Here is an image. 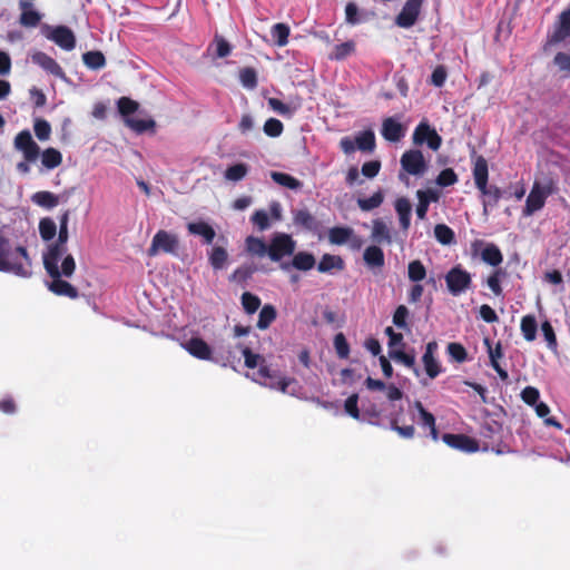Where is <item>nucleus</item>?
Wrapping results in <instances>:
<instances>
[{
  "mask_svg": "<svg viewBox=\"0 0 570 570\" xmlns=\"http://www.w3.org/2000/svg\"><path fill=\"white\" fill-rule=\"evenodd\" d=\"M504 275H505V272L502 268H497L493 271V273L487 279V285L489 286V288L495 296H500L503 293V289L501 286V278Z\"/></svg>",
  "mask_w": 570,
  "mask_h": 570,
  "instance_id": "49",
  "label": "nucleus"
},
{
  "mask_svg": "<svg viewBox=\"0 0 570 570\" xmlns=\"http://www.w3.org/2000/svg\"><path fill=\"white\" fill-rule=\"evenodd\" d=\"M178 248V236L167 230L160 229L154 235L151 244L147 249V255L149 257H155L159 253H165L177 256Z\"/></svg>",
  "mask_w": 570,
  "mask_h": 570,
  "instance_id": "7",
  "label": "nucleus"
},
{
  "mask_svg": "<svg viewBox=\"0 0 570 570\" xmlns=\"http://www.w3.org/2000/svg\"><path fill=\"white\" fill-rule=\"evenodd\" d=\"M371 238L376 244L391 245L393 239L390 228L382 219H374Z\"/></svg>",
  "mask_w": 570,
  "mask_h": 570,
  "instance_id": "25",
  "label": "nucleus"
},
{
  "mask_svg": "<svg viewBox=\"0 0 570 570\" xmlns=\"http://www.w3.org/2000/svg\"><path fill=\"white\" fill-rule=\"evenodd\" d=\"M344 267L345 264L341 256L324 254L317 265V271L320 273H328L332 269L342 271Z\"/></svg>",
  "mask_w": 570,
  "mask_h": 570,
  "instance_id": "30",
  "label": "nucleus"
},
{
  "mask_svg": "<svg viewBox=\"0 0 570 570\" xmlns=\"http://www.w3.org/2000/svg\"><path fill=\"white\" fill-rule=\"evenodd\" d=\"M31 60L33 63L42 68L46 72L59 78L65 79L66 73L60 65L51 58L49 55L42 51H36L31 56Z\"/></svg>",
  "mask_w": 570,
  "mask_h": 570,
  "instance_id": "17",
  "label": "nucleus"
},
{
  "mask_svg": "<svg viewBox=\"0 0 570 570\" xmlns=\"http://www.w3.org/2000/svg\"><path fill=\"white\" fill-rule=\"evenodd\" d=\"M473 178L476 188L479 190H484L489 178V166L487 159L481 155L478 156L474 160Z\"/></svg>",
  "mask_w": 570,
  "mask_h": 570,
  "instance_id": "22",
  "label": "nucleus"
},
{
  "mask_svg": "<svg viewBox=\"0 0 570 570\" xmlns=\"http://www.w3.org/2000/svg\"><path fill=\"white\" fill-rule=\"evenodd\" d=\"M416 196L419 198V204L416 205V216L419 219L423 220L426 217L430 202H436L438 195L432 190H417Z\"/></svg>",
  "mask_w": 570,
  "mask_h": 570,
  "instance_id": "29",
  "label": "nucleus"
},
{
  "mask_svg": "<svg viewBox=\"0 0 570 570\" xmlns=\"http://www.w3.org/2000/svg\"><path fill=\"white\" fill-rule=\"evenodd\" d=\"M247 174V167L244 164H236L228 167L225 171V178L227 180L237 181L245 177Z\"/></svg>",
  "mask_w": 570,
  "mask_h": 570,
  "instance_id": "60",
  "label": "nucleus"
},
{
  "mask_svg": "<svg viewBox=\"0 0 570 570\" xmlns=\"http://www.w3.org/2000/svg\"><path fill=\"white\" fill-rule=\"evenodd\" d=\"M423 0H407L401 12L395 18V23L400 28H411L417 21L422 9Z\"/></svg>",
  "mask_w": 570,
  "mask_h": 570,
  "instance_id": "13",
  "label": "nucleus"
},
{
  "mask_svg": "<svg viewBox=\"0 0 570 570\" xmlns=\"http://www.w3.org/2000/svg\"><path fill=\"white\" fill-rule=\"evenodd\" d=\"M384 202V193L382 189L375 191L372 196L367 198H358L357 206L363 212H371L375 208H379Z\"/></svg>",
  "mask_w": 570,
  "mask_h": 570,
  "instance_id": "37",
  "label": "nucleus"
},
{
  "mask_svg": "<svg viewBox=\"0 0 570 570\" xmlns=\"http://www.w3.org/2000/svg\"><path fill=\"white\" fill-rule=\"evenodd\" d=\"M14 253L19 254L24 259L26 264H22L17 261H11V242L6 236L4 230L0 228V272L13 273L14 275L21 277H29L31 275V272L29 271L31 261L28 255L27 248L23 246H17L14 248Z\"/></svg>",
  "mask_w": 570,
  "mask_h": 570,
  "instance_id": "3",
  "label": "nucleus"
},
{
  "mask_svg": "<svg viewBox=\"0 0 570 570\" xmlns=\"http://www.w3.org/2000/svg\"><path fill=\"white\" fill-rule=\"evenodd\" d=\"M264 132L272 138L279 137L284 130L283 122L276 118H269L264 124Z\"/></svg>",
  "mask_w": 570,
  "mask_h": 570,
  "instance_id": "52",
  "label": "nucleus"
},
{
  "mask_svg": "<svg viewBox=\"0 0 570 570\" xmlns=\"http://www.w3.org/2000/svg\"><path fill=\"white\" fill-rule=\"evenodd\" d=\"M446 352L450 357L458 363H463L468 360V352L461 343H449L446 346Z\"/></svg>",
  "mask_w": 570,
  "mask_h": 570,
  "instance_id": "50",
  "label": "nucleus"
},
{
  "mask_svg": "<svg viewBox=\"0 0 570 570\" xmlns=\"http://www.w3.org/2000/svg\"><path fill=\"white\" fill-rule=\"evenodd\" d=\"M85 66L91 70H99L106 66V58L99 50L87 51L82 55Z\"/></svg>",
  "mask_w": 570,
  "mask_h": 570,
  "instance_id": "36",
  "label": "nucleus"
},
{
  "mask_svg": "<svg viewBox=\"0 0 570 570\" xmlns=\"http://www.w3.org/2000/svg\"><path fill=\"white\" fill-rule=\"evenodd\" d=\"M401 167L409 175L422 176L426 171V161L421 150L410 149L401 156Z\"/></svg>",
  "mask_w": 570,
  "mask_h": 570,
  "instance_id": "11",
  "label": "nucleus"
},
{
  "mask_svg": "<svg viewBox=\"0 0 570 570\" xmlns=\"http://www.w3.org/2000/svg\"><path fill=\"white\" fill-rule=\"evenodd\" d=\"M535 413L539 417L546 419L544 423L549 426H556L561 429V424L554 417H547L550 413L549 406L543 402H538L535 404Z\"/></svg>",
  "mask_w": 570,
  "mask_h": 570,
  "instance_id": "61",
  "label": "nucleus"
},
{
  "mask_svg": "<svg viewBox=\"0 0 570 570\" xmlns=\"http://www.w3.org/2000/svg\"><path fill=\"white\" fill-rule=\"evenodd\" d=\"M390 357L394 361L402 363L404 366L413 370V372L419 375V370L415 366V354L414 351L411 353H406L403 350H391Z\"/></svg>",
  "mask_w": 570,
  "mask_h": 570,
  "instance_id": "40",
  "label": "nucleus"
},
{
  "mask_svg": "<svg viewBox=\"0 0 570 570\" xmlns=\"http://www.w3.org/2000/svg\"><path fill=\"white\" fill-rule=\"evenodd\" d=\"M520 328L525 341L532 342L537 337L538 323L534 315L528 314L521 318Z\"/></svg>",
  "mask_w": 570,
  "mask_h": 570,
  "instance_id": "35",
  "label": "nucleus"
},
{
  "mask_svg": "<svg viewBox=\"0 0 570 570\" xmlns=\"http://www.w3.org/2000/svg\"><path fill=\"white\" fill-rule=\"evenodd\" d=\"M448 291L453 296L465 293L472 285L471 274L461 265L452 267L444 276Z\"/></svg>",
  "mask_w": 570,
  "mask_h": 570,
  "instance_id": "9",
  "label": "nucleus"
},
{
  "mask_svg": "<svg viewBox=\"0 0 570 570\" xmlns=\"http://www.w3.org/2000/svg\"><path fill=\"white\" fill-rule=\"evenodd\" d=\"M249 279V266L243 265L237 268L230 276V282L235 283L240 287H245Z\"/></svg>",
  "mask_w": 570,
  "mask_h": 570,
  "instance_id": "62",
  "label": "nucleus"
},
{
  "mask_svg": "<svg viewBox=\"0 0 570 570\" xmlns=\"http://www.w3.org/2000/svg\"><path fill=\"white\" fill-rule=\"evenodd\" d=\"M13 147L23 156V160L17 164V170L20 174L30 171V164L36 163L40 155V147L33 140L28 129L18 132L13 139Z\"/></svg>",
  "mask_w": 570,
  "mask_h": 570,
  "instance_id": "6",
  "label": "nucleus"
},
{
  "mask_svg": "<svg viewBox=\"0 0 570 570\" xmlns=\"http://www.w3.org/2000/svg\"><path fill=\"white\" fill-rule=\"evenodd\" d=\"M413 144L417 146L426 144L430 149L436 151L442 145V138L428 122L421 121L414 129Z\"/></svg>",
  "mask_w": 570,
  "mask_h": 570,
  "instance_id": "10",
  "label": "nucleus"
},
{
  "mask_svg": "<svg viewBox=\"0 0 570 570\" xmlns=\"http://www.w3.org/2000/svg\"><path fill=\"white\" fill-rule=\"evenodd\" d=\"M187 229L191 235L202 236L206 244H212L216 236L215 229L206 222L188 223Z\"/></svg>",
  "mask_w": 570,
  "mask_h": 570,
  "instance_id": "26",
  "label": "nucleus"
},
{
  "mask_svg": "<svg viewBox=\"0 0 570 570\" xmlns=\"http://www.w3.org/2000/svg\"><path fill=\"white\" fill-rule=\"evenodd\" d=\"M315 257L307 252H298L292 259V265L297 271H309L315 266Z\"/></svg>",
  "mask_w": 570,
  "mask_h": 570,
  "instance_id": "39",
  "label": "nucleus"
},
{
  "mask_svg": "<svg viewBox=\"0 0 570 570\" xmlns=\"http://www.w3.org/2000/svg\"><path fill=\"white\" fill-rule=\"evenodd\" d=\"M39 157L45 169L52 170L62 164V154L60 150L53 147H48L45 150H40Z\"/></svg>",
  "mask_w": 570,
  "mask_h": 570,
  "instance_id": "27",
  "label": "nucleus"
},
{
  "mask_svg": "<svg viewBox=\"0 0 570 570\" xmlns=\"http://www.w3.org/2000/svg\"><path fill=\"white\" fill-rule=\"evenodd\" d=\"M355 142L361 151L371 153L376 146L375 135L371 129L364 130L355 137Z\"/></svg>",
  "mask_w": 570,
  "mask_h": 570,
  "instance_id": "41",
  "label": "nucleus"
},
{
  "mask_svg": "<svg viewBox=\"0 0 570 570\" xmlns=\"http://www.w3.org/2000/svg\"><path fill=\"white\" fill-rule=\"evenodd\" d=\"M127 125L134 129L135 131L141 134L147 131L148 129H153L155 127V121L153 119H138V118H127Z\"/></svg>",
  "mask_w": 570,
  "mask_h": 570,
  "instance_id": "53",
  "label": "nucleus"
},
{
  "mask_svg": "<svg viewBox=\"0 0 570 570\" xmlns=\"http://www.w3.org/2000/svg\"><path fill=\"white\" fill-rule=\"evenodd\" d=\"M263 361L264 360L259 354L252 353V370L258 367L257 371L254 373V381L258 382L264 386L276 389L282 392H286L288 386L296 383L294 379L282 376L277 371L272 370L266 365H263Z\"/></svg>",
  "mask_w": 570,
  "mask_h": 570,
  "instance_id": "4",
  "label": "nucleus"
},
{
  "mask_svg": "<svg viewBox=\"0 0 570 570\" xmlns=\"http://www.w3.org/2000/svg\"><path fill=\"white\" fill-rule=\"evenodd\" d=\"M277 318V309L272 304H265L259 313L256 327L261 331L267 330Z\"/></svg>",
  "mask_w": 570,
  "mask_h": 570,
  "instance_id": "28",
  "label": "nucleus"
},
{
  "mask_svg": "<svg viewBox=\"0 0 570 570\" xmlns=\"http://www.w3.org/2000/svg\"><path fill=\"white\" fill-rule=\"evenodd\" d=\"M334 347L340 358H347L350 355V345L343 333H337L334 337Z\"/></svg>",
  "mask_w": 570,
  "mask_h": 570,
  "instance_id": "57",
  "label": "nucleus"
},
{
  "mask_svg": "<svg viewBox=\"0 0 570 570\" xmlns=\"http://www.w3.org/2000/svg\"><path fill=\"white\" fill-rule=\"evenodd\" d=\"M414 407L417 410L420 414L422 426L430 429L435 425L434 415L423 406L422 402L415 401Z\"/></svg>",
  "mask_w": 570,
  "mask_h": 570,
  "instance_id": "59",
  "label": "nucleus"
},
{
  "mask_svg": "<svg viewBox=\"0 0 570 570\" xmlns=\"http://www.w3.org/2000/svg\"><path fill=\"white\" fill-rule=\"evenodd\" d=\"M434 236L442 245H450L454 242V232L445 224H438L434 227Z\"/></svg>",
  "mask_w": 570,
  "mask_h": 570,
  "instance_id": "47",
  "label": "nucleus"
},
{
  "mask_svg": "<svg viewBox=\"0 0 570 570\" xmlns=\"http://www.w3.org/2000/svg\"><path fill=\"white\" fill-rule=\"evenodd\" d=\"M291 29L286 23H276L271 29V36L275 45L284 47L288 42Z\"/></svg>",
  "mask_w": 570,
  "mask_h": 570,
  "instance_id": "43",
  "label": "nucleus"
},
{
  "mask_svg": "<svg viewBox=\"0 0 570 570\" xmlns=\"http://www.w3.org/2000/svg\"><path fill=\"white\" fill-rule=\"evenodd\" d=\"M248 333L249 326L234 325L232 333L234 343H228V350L223 356L226 361L225 365L229 364L234 371L244 374L245 377H249V346L237 342V340L246 336Z\"/></svg>",
  "mask_w": 570,
  "mask_h": 570,
  "instance_id": "2",
  "label": "nucleus"
},
{
  "mask_svg": "<svg viewBox=\"0 0 570 570\" xmlns=\"http://www.w3.org/2000/svg\"><path fill=\"white\" fill-rule=\"evenodd\" d=\"M365 265L371 269H381L385 264V256L381 247L370 245L363 253Z\"/></svg>",
  "mask_w": 570,
  "mask_h": 570,
  "instance_id": "23",
  "label": "nucleus"
},
{
  "mask_svg": "<svg viewBox=\"0 0 570 570\" xmlns=\"http://www.w3.org/2000/svg\"><path fill=\"white\" fill-rule=\"evenodd\" d=\"M438 347L439 346L435 341L429 342L426 344L425 352L422 356V363L424 366V371L431 380H434L436 376H439L443 372L440 361L435 357Z\"/></svg>",
  "mask_w": 570,
  "mask_h": 570,
  "instance_id": "14",
  "label": "nucleus"
},
{
  "mask_svg": "<svg viewBox=\"0 0 570 570\" xmlns=\"http://www.w3.org/2000/svg\"><path fill=\"white\" fill-rule=\"evenodd\" d=\"M407 276L411 282L419 283L426 276V268L419 259L412 261L407 266Z\"/></svg>",
  "mask_w": 570,
  "mask_h": 570,
  "instance_id": "45",
  "label": "nucleus"
},
{
  "mask_svg": "<svg viewBox=\"0 0 570 570\" xmlns=\"http://www.w3.org/2000/svg\"><path fill=\"white\" fill-rule=\"evenodd\" d=\"M39 234L45 242L53 239L57 234V225L53 219L49 217L41 218L39 222Z\"/></svg>",
  "mask_w": 570,
  "mask_h": 570,
  "instance_id": "44",
  "label": "nucleus"
},
{
  "mask_svg": "<svg viewBox=\"0 0 570 570\" xmlns=\"http://www.w3.org/2000/svg\"><path fill=\"white\" fill-rule=\"evenodd\" d=\"M402 230L406 232L411 225L412 206L407 198L400 197L394 204Z\"/></svg>",
  "mask_w": 570,
  "mask_h": 570,
  "instance_id": "24",
  "label": "nucleus"
},
{
  "mask_svg": "<svg viewBox=\"0 0 570 570\" xmlns=\"http://www.w3.org/2000/svg\"><path fill=\"white\" fill-rule=\"evenodd\" d=\"M293 222L296 226H301L306 230H315L317 228V220L307 209L296 210Z\"/></svg>",
  "mask_w": 570,
  "mask_h": 570,
  "instance_id": "32",
  "label": "nucleus"
},
{
  "mask_svg": "<svg viewBox=\"0 0 570 570\" xmlns=\"http://www.w3.org/2000/svg\"><path fill=\"white\" fill-rule=\"evenodd\" d=\"M68 238V228L59 227L58 238L55 243L50 244L47 252L43 253V261H60L61 257L67 253Z\"/></svg>",
  "mask_w": 570,
  "mask_h": 570,
  "instance_id": "16",
  "label": "nucleus"
},
{
  "mask_svg": "<svg viewBox=\"0 0 570 570\" xmlns=\"http://www.w3.org/2000/svg\"><path fill=\"white\" fill-rule=\"evenodd\" d=\"M556 191V185L552 179H549L546 184L541 185L534 183L525 200V215H532L533 213L543 208L548 196Z\"/></svg>",
  "mask_w": 570,
  "mask_h": 570,
  "instance_id": "8",
  "label": "nucleus"
},
{
  "mask_svg": "<svg viewBox=\"0 0 570 570\" xmlns=\"http://www.w3.org/2000/svg\"><path fill=\"white\" fill-rule=\"evenodd\" d=\"M258 249L266 250L268 257L273 262H278L283 257L289 256L294 253L295 242L293 240L291 235L277 233L274 235V237L271 239L269 245L266 247L262 240L252 237V252Z\"/></svg>",
  "mask_w": 570,
  "mask_h": 570,
  "instance_id": "5",
  "label": "nucleus"
},
{
  "mask_svg": "<svg viewBox=\"0 0 570 570\" xmlns=\"http://www.w3.org/2000/svg\"><path fill=\"white\" fill-rule=\"evenodd\" d=\"M19 7L21 9V14L19 18V22L21 26L26 28H35L40 23L41 14L33 9L32 3L21 1Z\"/></svg>",
  "mask_w": 570,
  "mask_h": 570,
  "instance_id": "21",
  "label": "nucleus"
},
{
  "mask_svg": "<svg viewBox=\"0 0 570 570\" xmlns=\"http://www.w3.org/2000/svg\"><path fill=\"white\" fill-rule=\"evenodd\" d=\"M207 50L216 58H225L230 53L232 47L224 37L216 35Z\"/></svg>",
  "mask_w": 570,
  "mask_h": 570,
  "instance_id": "38",
  "label": "nucleus"
},
{
  "mask_svg": "<svg viewBox=\"0 0 570 570\" xmlns=\"http://www.w3.org/2000/svg\"><path fill=\"white\" fill-rule=\"evenodd\" d=\"M382 136L391 142L400 141L404 136V127L392 117L385 118L382 124Z\"/></svg>",
  "mask_w": 570,
  "mask_h": 570,
  "instance_id": "20",
  "label": "nucleus"
},
{
  "mask_svg": "<svg viewBox=\"0 0 570 570\" xmlns=\"http://www.w3.org/2000/svg\"><path fill=\"white\" fill-rule=\"evenodd\" d=\"M442 441L450 448L466 453H473L479 450L478 442L465 434L444 433L442 435Z\"/></svg>",
  "mask_w": 570,
  "mask_h": 570,
  "instance_id": "15",
  "label": "nucleus"
},
{
  "mask_svg": "<svg viewBox=\"0 0 570 570\" xmlns=\"http://www.w3.org/2000/svg\"><path fill=\"white\" fill-rule=\"evenodd\" d=\"M541 331L550 350L556 351L558 347L557 336L554 330L549 321L541 324Z\"/></svg>",
  "mask_w": 570,
  "mask_h": 570,
  "instance_id": "55",
  "label": "nucleus"
},
{
  "mask_svg": "<svg viewBox=\"0 0 570 570\" xmlns=\"http://www.w3.org/2000/svg\"><path fill=\"white\" fill-rule=\"evenodd\" d=\"M271 177L276 184L293 190L299 189L303 185L301 180L286 173L272 171Z\"/></svg>",
  "mask_w": 570,
  "mask_h": 570,
  "instance_id": "42",
  "label": "nucleus"
},
{
  "mask_svg": "<svg viewBox=\"0 0 570 570\" xmlns=\"http://www.w3.org/2000/svg\"><path fill=\"white\" fill-rule=\"evenodd\" d=\"M268 106L278 115L291 118L295 111V108L289 107L277 98H269Z\"/></svg>",
  "mask_w": 570,
  "mask_h": 570,
  "instance_id": "58",
  "label": "nucleus"
},
{
  "mask_svg": "<svg viewBox=\"0 0 570 570\" xmlns=\"http://www.w3.org/2000/svg\"><path fill=\"white\" fill-rule=\"evenodd\" d=\"M540 392L534 386H525L521 392L522 401L528 405H535L539 401Z\"/></svg>",
  "mask_w": 570,
  "mask_h": 570,
  "instance_id": "63",
  "label": "nucleus"
},
{
  "mask_svg": "<svg viewBox=\"0 0 570 570\" xmlns=\"http://www.w3.org/2000/svg\"><path fill=\"white\" fill-rule=\"evenodd\" d=\"M47 38L67 51H70L76 47V37L71 29L66 26H58L53 28Z\"/></svg>",
  "mask_w": 570,
  "mask_h": 570,
  "instance_id": "18",
  "label": "nucleus"
},
{
  "mask_svg": "<svg viewBox=\"0 0 570 570\" xmlns=\"http://www.w3.org/2000/svg\"><path fill=\"white\" fill-rule=\"evenodd\" d=\"M435 181L440 187L452 186L458 181V175L452 168H445L440 171Z\"/></svg>",
  "mask_w": 570,
  "mask_h": 570,
  "instance_id": "56",
  "label": "nucleus"
},
{
  "mask_svg": "<svg viewBox=\"0 0 570 570\" xmlns=\"http://www.w3.org/2000/svg\"><path fill=\"white\" fill-rule=\"evenodd\" d=\"M184 347L190 355L198 360L208 361L212 358L210 346L200 337L189 338L185 343Z\"/></svg>",
  "mask_w": 570,
  "mask_h": 570,
  "instance_id": "19",
  "label": "nucleus"
},
{
  "mask_svg": "<svg viewBox=\"0 0 570 570\" xmlns=\"http://www.w3.org/2000/svg\"><path fill=\"white\" fill-rule=\"evenodd\" d=\"M568 38H570V7L559 14L553 31L547 36L544 49L558 45Z\"/></svg>",
  "mask_w": 570,
  "mask_h": 570,
  "instance_id": "12",
  "label": "nucleus"
},
{
  "mask_svg": "<svg viewBox=\"0 0 570 570\" xmlns=\"http://www.w3.org/2000/svg\"><path fill=\"white\" fill-rule=\"evenodd\" d=\"M355 51L354 41H345L343 43L336 45L330 55V59L332 60H344L348 56H351Z\"/></svg>",
  "mask_w": 570,
  "mask_h": 570,
  "instance_id": "46",
  "label": "nucleus"
},
{
  "mask_svg": "<svg viewBox=\"0 0 570 570\" xmlns=\"http://www.w3.org/2000/svg\"><path fill=\"white\" fill-rule=\"evenodd\" d=\"M31 200L43 208L51 209L59 204V197L47 190L37 191L31 196Z\"/></svg>",
  "mask_w": 570,
  "mask_h": 570,
  "instance_id": "33",
  "label": "nucleus"
},
{
  "mask_svg": "<svg viewBox=\"0 0 570 570\" xmlns=\"http://www.w3.org/2000/svg\"><path fill=\"white\" fill-rule=\"evenodd\" d=\"M553 63L558 67L559 71L570 73V53L560 51L553 58Z\"/></svg>",
  "mask_w": 570,
  "mask_h": 570,
  "instance_id": "64",
  "label": "nucleus"
},
{
  "mask_svg": "<svg viewBox=\"0 0 570 570\" xmlns=\"http://www.w3.org/2000/svg\"><path fill=\"white\" fill-rule=\"evenodd\" d=\"M59 262L60 261H43V267L52 278L48 288L58 296L76 299L79 296L78 289L69 282L61 278L62 276L71 277L73 275L76 271L75 258L72 255L68 254L65 256L60 267Z\"/></svg>",
  "mask_w": 570,
  "mask_h": 570,
  "instance_id": "1",
  "label": "nucleus"
},
{
  "mask_svg": "<svg viewBox=\"0 0 570 570\" xmlns=\"http://www.w3.org/2000/svg\"><path fill=\"white\" fill-rule=\"evenodd\" d=\"M33 130H35L36 137L40 141H46L50 138L51 126L45 119H36L35 125H33Z\"/></svg>",
  "mask_w": 570,
  "mask_h": 570,
  "instance_id": "51",
  "label": "nucleus"
},
{
  "mask_svg": "<svg viewBox=\"0 0 570 570\" xmlns=\"http://www.w3.org/2000/svg\"><path fill=\"white\" fill-rule=\"evenodd\" d=\"M481 258L491 266H499L503 262V255L495 244H488L481 252Z\"/></svg>",
  "mask_w": 570,
  "mask_h": 570,
  "instance_id": "34",
  "label": "nucleus"
},
{
  "mask_svg": "<svg viewBox=\"0 0 570 570\" xmlns=\"http://www.w3.org/2000/svg\"><path fill=\"white\" fill-rule=\"evenodd\" d=\"M227 252L225 248L220 246H215L212 248L209 254V263L214 269H222L227 261Z\"/></svg>",
  "mask_w": 570,
  "mask_h": 570,
  "instance_id": "48",
  "label": "nucleus"
},
{
  "mask_svg": "<svg viewBox=\"0 0 570 570\" xmlns=\"http://www.w3.org/2000/svg\"><path fill=\"white\" fill-rule=\"evenodd\" d=\"M117 105L119 112L125 117H129L130 115L135 114L139 107L137 101L128 97H121Z\"/></svg>",
  "mask_w": 570,
  "mask_h": 570,
  "instance_id": "54",
  "label": "nucleus"
},
{
  "mask_svg": "<svg viewBox=\"0 0 570 570\" xmlns=\"http://www.w3.org/2000/svg\"><path fill=\"white\" fill-rule=\"evenodd\" d=\"M354 232L351 227L335 226L328 230V240L334 245H343L350 240Z\"/></svg>",
  "mask_w": 570,
  "mask_h": 570,
  "instance_id": "31",
  "label": "nucleus"
}]
</instances>
